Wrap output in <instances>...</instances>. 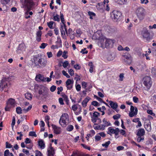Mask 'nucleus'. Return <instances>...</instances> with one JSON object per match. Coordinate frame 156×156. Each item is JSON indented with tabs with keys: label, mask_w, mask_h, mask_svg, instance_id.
Segmentation results:
<instances>
[{
	"label": "nucleus",
	"mask_w": 156,
	"mask_h": 156,
	"mask_svg": "<svg viewBox=\"0 0 156 156\" xmlns=\"http://www.w3.org/2000/svg\"><path fill=\"white\" fill-rule=\"evenodd\" d=\"M33 60L34 63L35 64L36 66H37L39 67L45 66L47 63V60L43 58H39L37 57H34Z\"/></svg>",
	"instance_id": "obj_1"
},
{
	"label": "nucleus",
	"mask_w": 156,
	"mask_h": 156,
	"mask_svg": "<svg viewBox=\"0 0 156 156\" xmlns=\"http://www.w3.org/2000/svg\"><path fill=\"white\" fill-rule=\"evenodd\" d=\"M38 90V93L41 98H45L48 95V88L43 85H41Z\"/></svg>",
	"instance_id": "obj_2"
},
{
	"label": "nucleus",
	"mask_w": 156,
	"mask_h": 156,
	"mask_svg": "<svg viewBox=\"0 0 156 156\" xmlns=\"http://www.w3.org/2000/svg\"><path fill=\"white\" fill-rule=\"evenodd\" d=\"M33 5L32 0H24V5L23 6V7H24L25 9L27 10V11L25 12L26 15H28V12L31 9Z\"/></svg>",
	"instance_id": "obj_3"
},
{
	"label": "nucleus",
	"mask_w": 156,
	"mask_h": 156,
	"mask_svg": "<svg viewBox=\"0 0 156 156\" xmlns=\"http://www.w3.org/2000/svg\"><path fill=\"white\" fill-rule=\"evenodd\" d=\"M10 85L9 79L5 77L3 78L1 81L0 83V90L3 91L4 89L6 88Z\"/></svg>",
	"instance_id": "obj_4"
},
{
	"label": "nucleus",
	"mask_w": 156,
	"mask_h": 156,
	"mask_svg": "<svg viewBox=\"0 0 156 156\" xmlns=\"http://www.w3.org/2000/svg\"><path fill=\"white\" fill-rule=\"evenodd\" d=\"M143 83L146 87L147 90L149 89L151 86L152 82L151 78L148 76H145L143 79Z\"/></svg>",
	"instance_id": "obj_5"
},
{
	"label": "nucleus",
	"mask_w": 156,
	"mask_h": 156,
	"mask_svg": "<svg viewBox=\"0 0 156 156\" xmlns=\"http://www.w3.org/2000/svg\"><path fill=\"white\" fill-rule=\"evenodd\" d=\"M121 13L120 12L116 10H114L111 14V17L114 21H117L121 19Z\"/></svg>",
	"instance_id": "obj_6"
},
{
	"label": "nucleus",
	"mask_w": 156,
	"mask_h": 156,
	"mask_svg": "<svg viewBox=\"0 0 156 156\" xmlns=\"http://www.w3.org/2000/svg\"><path fill=\"white\" fill-rule=\"evenodd\" d=\"M141 33L143 38L145 39L147 42H149L152 39L150 37V34L147 28H143Z\"/></svg>",
	"instance_id": "obj_7"
},
{
	"label": "nucleus",
	"mask_w": 156,
	"mask_h": 156,
	"mask_svg": "<svg viewBox=\"0 0 156 156\" xmlns=\"http://www.w3.org/2000/svg\"><path fill=\"white\" fill-rule=\"evenodd\" d=\"M15 101L14 99L12 98L9 99L7 103V105L5 108V110L9 111L11 108L15 106Z\"/></svg>",
	"instance_id": "obj_8"
},
{
	"label": "nucleus",
	"mask_w": 156,
	"mask_h": 156,
	"mask_svg": "<svg viewBox=\"0 0 156 156\" xmlns=\"http://www.w3.org/2000/svg\"><path fill=\"white\" fill-rule=\"evenodd\" d=\"M144 9L142 7L138 8L136 11V12L138 18L140 20H142L144 17Z\"/></svg>",
	"instance_id": "obj_9"
},
{
	"label": "nucleus",
	"mask_w": 156,
	"mask_h": 156,
	"mask_svg": "<svg viewBox=\"0 0 156 156\" xmlns=\"http://www.w3.org/2000/svg\"><path fill=\"white\" fill-rule=\"evenodd\" d=\"M108 131L107 133L111 136L112 135V134H114L116 136H118L119 135V129L118 128H116L115 129H114L111 127L108 128Z\"/></svg>",
	"instance_id": "obj_10"
},
{
	"label": "nucleus",
	"mask_w": 156,
	"mask_h": 156,
	"mask_svg": "<svg viewBox=\"0 0 156 156\" xmlns=\"http://www.w3.org/2000/svg\"><path fill=\"white\" fill-rule=\"evenodd\" d=\"M25 46L24 43H22L19 45L16 50V52L18 54L23 53L25 50Z\"/></svg>",
	"instance_id": "obj_11"
},
{
	"label": "nucleus",
	"mask_w": 156,
	"mask_h": 156,
	"mask_svg": "<svg viewBox=\"0 0 156 156\" xmlns=\"http://www.w3.org/2000/svg\"><path fill=\"white\" fill-rule=\"evenodd\" d=\"M114 43V41L111 39H107L106 40L105 43V47L106 48L112 47Z\"/></svg>",
	"instance_id": "obj_12"
},
{
	"label": "nucleus",
	"mask_w": 156,
	"mask_h": 156,
	"mask_svg": "<svg viewBox=\"0 0 156 156\" xmlns=\"http://www.w3.org/2000/svg\"><path fill=\"white\" fill-rule=\"evenodd\" d=\"M135 109V108L134 107L132 106H131L130 107V111L131 112L129 113V116L130 117H133L135 115H136L137 114V108H136L135 111H134Z\"/></svg>",
	"instance_id": "obj_13"
},
{
	"label": "nucleus",
	"mask_w": 156,
	"mask_h": 156,
	"mask_svg": "<svg viewBox=\"0 0 156 156\" xmlns=\"http://www.w3.org/2000/svg\"><path fill=\"white\" fill-rule=\"evenodd\" d=\"M35 79L36 81L39 82L41 81L45 82L46 81V78H44V76L40 74L37 75L35 77Z\"/></svg>",
	"instance_id": "obj_14"
},
{
	"label": "nucleus",
	"mask_w": 156,
	"mask_h": 156,
	"mask_svg": "<svg viewBox=\"0 0 156 156\" xmlns=\"http://www.w3.org/2000/svg\"><path fill=\"white\" fill-rule=\"evenodd\" d=\"M52 126L54 130V132L57 134H58L61 133V128L52 124Z\"/></svg>",
	"instance_id": "obj_15"
},
{
	"label": "nucleus",
	"mask_w": 156,
	"mask_h": 156,
	"mask_svg": "<svg viewBox=\"0 0 156 156\" xmlns=\"http://www.w3.org/2000/svg\"><path fill=\"white\" fill-rule=\"evenodd\" d=\"M48 155L53 156L55 154L54 150L53 147H51V144H50V146L48 149Z\"/></svg>",
	"instance_id": "obj_16"
},
{
	"label": "nucleus",
	"mask_w": 156,
	"mask_h": 156,
	"mask_svg": "<svg viewBox=\"0 0 156 156\" xmlns=\"http://www.w3.org/2000/svg\"><path fill=\"white\" fill-rule=\"evenodd\" d=\"M71 156H89V155L87 154H84L82 152L76 151L73 152Z\"/></svg>",
	"instance_id": "obj_17"
},
{
	"label": "nucleus",
	"mask_w": 156,
	"mask_h": 156,
	"mask_svg": "<svg viewBox=\"0 0 156 156\" xmlns=\"http://www.w3.org/2000/svg\"><path fill=\"white\" fill-rule=\"evenodd\" d=\"M109 105L113 109L117 108L118 107V104L116 102H114L112 101H109Z\"/></svg>",
	"instance_id": "obj_18"
},
{
	"label": "nucleus",
	"mask_w": 156,
	"mask_h": 156,
	"mask_svg": "<svg viewBox=\"0 0 156 156\" xmlns=\"http://www.w3.org/2000/svg\"><path fill=\"white\" fill-rule=\"evenodd\" d=\"M90 98L88 97H87L83 101L82 105L83 107H85L87 106V102L89 101Z\"/></svg>",
	"instance_id": "obj_19"
},
{
	"label": "nucleus",
	"mask_w": 156,
	"mask_h": 156,
	"mask_svg": "<svg viewBox=\"0 0 156 156\" xmlns=\"http://www.w3.org/2000/svg\"><path fill=\"white\" fill-rule=\"evenodd\" d=\"M145 134V131L143 129H138L136 134L138 136H143Z\"/></svg>",
	"instance_id": "obj_20"
},
{
	"label": "nucleus",
	"mask_w": 156,
	"mask_h": 156,
	"mask_svg": "<svg viewBox=\"0 0 156 156\" xmlns=\"http://www.w3.org/2000/svg\"><path fill=\"white\" fill-rule=\"evenodd\" d=\"M42 35V32L40 30L38 31L36 33V40L39 42L40 41L41 38V37Z\"/></svg>",
	"instance_id": "obj_21"
},
{
	"label": "nucleus",
	"mask_w": 156,
	"mask_h": 156,
	"mask_svg": "<svg viewBox=\"0 0 156 156\" xmlns=\"http://www.w3.org/2000/svg\"><path fill=\"white\" fill-rule=\"evenodd\" d=\"M68 119V115L66 113H64L62 114L61 116L59 122L60 124H61V121L62 119L66 120Z\"/></svg>",
	"instance_id": "obj_22"
},
{
	"label": "nucleus",
	"mask_w": 156,
	"mask_h": 156,
	"mask_svg": "<svg viewBox=\"0 0 156 156\" xmlns=\"http://www.w3.org/2000/svg\"><path fill=\"white\" fill-rule=\"evenodd\" d=\"M38 145L42 149H44L45 147L44 143L42 140H40L38 141Z\"/></svg>",
	"instance_id": "obj_23"
},
{
	"label": "nucleus",
	"mask_w": 156,
	"mask_h": 156,
	"mask_svg": "<svg viewBox=\"0 0 156 156\" xmlns=\"http://www.w3.org/2000/svg\"><path fill=\"white\" fill-rule=\"evenodd\" d=\"M60 19L61 21V22L62 23L64 24V28L65 29V30L66 31V25L64 24V22L65 21L64 19V16L63 14L62 13H61V12H60Z\"/></svg>",
	"instance_id": "obj_24"
},
{
	"label": "nucleus",
	"mask_w": 156,
	"mask_h": 156,
	"mask_svg": "<svg viewBox=\"0 0 156 156\" xmlns=\"http://www.w3.org/2000/svg\"><path fill=\"white\" fill-rule=\"evenodd\" d=\"M102 121L104 123V125H105L106 126L111 125V124L109 122L107 121L106 119L105 118L103 119Z\"/></svg>",
	"instance_id": "obj_25"
},
{
	"label": "nucleus",
	"mask_w": 156,
	"mask_h": 156,
	"mask_svg": "<svg viewBox=\"0 0 156 156\" xmlns=\"http://www.w3.org/2000/svg\"><path fill=\"white\" fill-rule=\"evenodd\" d=\"M123 56L126 60H132L131 55L127 53H126Z\"/></svg>",
	"instance_id": "obj_26"
},
{
	"label": "nucleus",
	"mask_w": 156,
	"mask_h": 156,
	"mask_svg": "<svg viewBox=\"0 0 156 156\" xmlns=\"http://www.w3.org/2000/svg\"><path fill=\"white\" fill-rule=\"evenodd\" d=\"M25 97L27 99L30 100L32 99V95L29 93H27L25 94Z\"/></svg>",
	"instance_id": "obj_27"
},
{
	"label": "nucleus",
	"mask_w": 156,
	"mask_h": 156,
	"mask_svg": "<svg viewBox=\"0 0 156 156\" xmlns=\"http://www.w3.org/2000/svg\"><path fill=\"white\" fill-rule=\"evenodd\" d=\"M73 81L72 80L70 79H68L67 80L66 82V85H69L70 84H73Z\"/></svg>",
	"instance_id": "obj_28"
},
{
	"label": "nucleus",
	"mask_w": 156,
	"mask_h": 156,
	"mask_svg": "<svg viewBox=\"0 0 156 156\" xmlns=\"http://www.w3.org/2000/svg\"><path fill=\"white\" fill-rule=\"evenodd\" d=\"M88 15L90 16V18L92 19H93V17L94 16H95V14L92 12L89 11L88 12Z\"/></svg>",
	"instance_id": "obj_29"
},
{
	"label": "nucleus",
	"mask_w": 156,
	"mask_h": 156,
	"mask_svg": "<svg viewBox=\"0 0 156 156\" xmlns=\"http://www.w3.org/2000/svg\"><path fill=\"white\" fill-rule=\"evenodd\" d=\"M100 115V113L95 112H94L92 116V117H94L95 118H98V116H99Z\"/></svg>",
	"instance_id": "obj_30"
},
{
	"label": "nucleus",
	"mask_w": 156,
	"mask_h": 156,
	"mask_svg": "<svg viewBox=\"0 0 156 156\" xmlns=\"http://www.w3.org/2000/svg\"><path fill=\"white\" fill-rule=\"evenodd\" d=\"M16 112L18 114H20L22 113V110L21 107H18L16 108Z\"/></svg>",
	"instance_id": "obj_31"
},
{
	"label": "nucleus",
	"mask_w": 156,
	"mask_h": 156,
	"mask_svg": "<svg viewBox=\"0 0 156 156\" xmlns=\"http://www.w3.org/2000/svg\"><path fill=\"white\" fill-rule=\"evenodd\" d=\"M54 22L52 21H50L49 22L47 23V25L48 27L51 29H53V25Z\"/></svg>",
	"instance_id": "obj_32"
},
{
	"label": "nucleus",
	"mask_w": 156,
	"mask_h": 156,
	"mask_svg": "<svg viewBox=\"0 0 156 156\" xmlns=\"http://www.w3.org/2000/svg\"><path fill=\"white\" fill-rule=\"evenodd\" d=\"M62 127H64L66 125L65 120L62 119L61 121V124H60Z\"/></svg>",
	"instance_id": "obj_33"
},
{
	"label": "nucleus",
	"mask_w": 156,
	"mask_h": 156,
	"mask_svg": "<svg viewBox=\"0 0 156 156\" xmlns=\"http://www.w3.org/2000/svg\"><path fill=\"white\" fill-rule=\"evenodd\" d=\"M111 142L110 141H108L107 142H106L105 144H102V146L103 147H105V148H107L109 144H110Z\"/></svg>",
	"instance_id": "obj_34"
},
{
	"label": "nucleus",
	"mask_w": 156,
	"mask_h": 156,
	"mask_svg": "<svg viewBox=\"0 0 156 156\" xmlns=\"http://www.w3.org/2000/svg\"><path fill=\"white\" fill-rule=\"evenodd\" d=\"M121 115L120 114H117L114 115L113 116V119L115 120H116L120 118Z\"/></svg>",
	"instance_id": "obj_35"
},
{
	"label": "nucleus",
	"mask_w": 156,
	"mask_h": 156,
	"mask_svg": "<svg viewBox=\"0 0 156 156\" xmlns=\"http://www.w3.org/2000/svg\"><path fill=\"white\" fill-rule=\"evenodd\" d=\"M147 112L148 114L152 115V116H155V114L151 110H150V109L148 110H147Z\"/></svg>",
	"instance_id": "obj_36"
},
{
	"label": "nucleus",
	"mask_w": 156,
	"mask_h": 156,
	"mask_svg": "<svg viewBox=\"0 0 156 156\" xmlns=\"http://www.w3.org/2000/svg\"><path fill=\"white\" fill-rule=\"evenodd\" d=\"M73 129V126L72 125H69L68 126L67 128V130L69 131H72Z\"/></svg>",
	"instance_id": "obj_37"
},
{
	"label": "nucleus",
	"mask_w": 156,
	"mask_h": 156,
	"mask_svg": "<svg viewBox=\"0 0 156 156\" xmlns=\"http://www.w3.org/2000/svg\"><path fill=\"white\" fill-rule=\"evenodd\" d=\"M10 0H1V4H7L10 1Z\"/></svg>",
	"instance_id": "obj_38"
},
{
	"label": "nucleus",
	"mask_w": 156,
	"mask_h": 156,
	"mask_svg": "<svg viewBox=\"0 0 156 156\" xmlns=\"http://www.w3.org/2000/svg\"><path fill=\"white\" fill-rule=\"evenodd\" d=\"M67 51H63L62 56L64 59H66L67 58L68 55H67Z\"/></svg>",
	"instance_id": "obj_39"
},
{
	"label": "nucleus",
	"mask_w": 156,
	"mask_h": 156,
	"mask_svg": "<svg viewBox=\"0 0 156 156\" xmlns=\"http://www.w3.org/2000/svg\"><path fill=\"white\" fill-rule=\"evenodd\" d=\"M35 156H43V154L40 151L38 150H36Z\"/></svg>",
	"instance_id": "obj_40"
},
{
	"label": "nucleus",
	"mask_w": 156,
	"mask_h": 156,
	"mask_svg": "<svg viewBox=\"0 0 156 156\" xmlns=\"http://www.w3.org/2000/svg\"><path fill=\"white\" fill-rule=\"evenodd\" d=\"M69 65V63L67 61H65L63 63V66L65 68L67 67Z\"/></svg>",
	"instance_id": "obj_41"
},
{
	"label": "nucleus",
	"mask_w": 156,
	"mask_h": 156,
	"mask_svg": "<svg viewBox=\"0 0 156 156\" xmlns=\"http://www.w3.org/2000/svg\"><path fill=\"white\" fill-rule=\"evenodd\" d=\"M29 135L30 136H34L35 137H36L37 136L35 132L34 131L30 132L29 133Z\"/></svg>",
	"instance_id": "obj_42"
},
{
	"label": "nucleus",
	"mask_w": 156,
	"mask_h": 156,
	"mask_svg": "<svg viewBox=\"0 0 156 156\" xmlns=\"http://www.w3.org/2000/svg\"><path fill=\"white\" fill-rule=\"evenodd\" d=\"M91 104L95 106H99L98 103L96 101H92L91 103Z\"/></svg>",
	"instance_id": "obj_43"
},
{
	"label": "nucleus",
	"mask_w": 156,
	"mask_h": 156,
	"mask_svg": "<svg viewBox=\"0 0 156 156\" xmlns=\"http://www.w3.org/2000/svg\"><path fill=\"white\" fill-rule=\"evenodd\" d=\"M6 144V148H11L12 147V145L10 144L8 142H6L5 143Z\"/></svg>",
	"instance_id": "obj_44"
},
{
	"label": "nucleus",
	"mask_w": 156,
	"mask_h": 156,
	"mask_svg": "<svg viewBox=\"0 0 156 156\" xmlns=\"http://www.w3.org/2000/svg\"><path fill=\"white\" fill-rule=\"evenodd\" d=\"M62 74L65 76L66 77L68 78H69L70 77V76L64 70H63L62 71Z\"/></svg>",
	"instance_id": "obj_45"
},
{
	"label": "nucleus",
	"mask_w": 156,
	"mask_h": 156,
	"mask_svg": "<svg viewBox=\"0 0 156 156\" xmlns=\"http://www.w3.org/2000/svg\"><path fill=\"white\" fill-rule=\"evenodd\" d=\"M2 6H1L2 8V10L5 11L7 9V6L6 5V4H1Z\"/></svg>",
	"instance_id": "obj_46"
},
{
	"label": "nucleus",
	"mask_w": 156,
	"mask_h": 156,
	"mask_svg": "<svg viewBox=\"0 0 156 156\" xmlns=\"http://www.w3.org/2000/svg\"><path fill=\"white\" fill-rule=\"evenodd\" d=\"M47 45V44L42 43L41 45L40 46V48H41L44 49L45 48V47Z\"/></svg>",
	"instance_id": "obj_47"
},
{
	"label": "nucleus",
	"mask_w": 156,
	"mask_h": 156,
	"mask_svg": "<svg viewBox=\"0 0 156 156\" xmlns=\"http://www.w3.org/2000/svg\"><path fill=\"white\" fill-rule=\"evenodd\" d=\"M15 123V118L14 116L12 117V120L11 124V126L12 127H13Z\"/></svg>",
	"instance_id": "obj_48"
},
{
	"label": "nucleus",
	"mask_w": 156,
	"mask_h": 156,
	"mask_svg": "<svg viewBox=\"0 0 156 156\" xmlns=\"http://www.w3.org/2000/svg\"><path fill=\"white\" fill-rule=\"evenodd\" d=\"M56 88L55 86L53 85L50 87V90L51 92H54L56 90Z\"/></svg>",
	"instance_id": "obj_49"
},
{
	"label": "nucleus",
	"mask_w": 156,
	"mask_h": 156,
	"mask_svg": "<svg viewBox=\"0 0 156 156\" xmlns=\"http://www.w3.org/2000/svg\"><path fill=\"white\" fill-rule=\"evenodd\" d=\"M54 20L55 21H59V18L58 15H57L56 16H54Z\"/></svg>",
	"instance_id": "obj_50"
},
{
	"label": "nucleus",
	"mask_w": 156,
	"mask_h": 156,
	"mask_svg": "<svg viewBox=\"0 0 156 156\" xmlns=\"http://www.w3.org/2000/svg\"><path fill=\"white\" fill-rule=\"evenodd\" d=\"M22 151L23 153H25L26 154L28 155H29L30 154L29 151L27 150L23 149Z\"/></svg>",
	"instance_id": "obj_51"
},
{
	"label": "nucleus",
	"mask_w": 156,
	"mask_h": 156,
	"mask_svg": "<svg viewBox=\"0 0 156 156\" xmlns=\"http://www.w3.org/2000/svg\"><path fill=\"white\" fill-rule=\"evenodd\" d=\"M76 88L77 91H79L80 90L81 86L80 84H77L76 86Z\"/></svg>",
	"instance_id": "obj_52"
},
{
	"label": "nucleus",
	"mask_w": 156,
	"mask_h": 156,
	"mask_svg": "<svg viewBox=\"0 0 156 156\" xmlns=\"http://www.w3.org/2000/svg\"><path fill=\"white\" fill-rule=\"evenodd\" d=\"M98 118H95L94 117H91V121L94 123H95L98 120Z\"/></svg>",
	"instance_id": "obj_53"
},
{
	"label": "nucleus",
	"mask_w": 156,
	"mask_h": 156,
	"mask_svg": "<svg viewBox=\"0 0 156 156\" xmlns=\"http://www.w3.org/2000/svg\"><path fill=\"white\" fill-rule=\"evenodd\" d=\"M77 108H78L77 106L76 105H74L72 107V109L74 111H76L77 109Z\"/></svg>",
	"instance_id": "obj_54"
},
{
	"label": "nucleus",
	"mask_w": 156,
	"mask_h": 156,
	"mask_svg": "<svg viewBox=\"0 0 156 156\" xmlns=\"http://www.w3.org/2000/svg\"><path fill=\"white\" fill-rule=\"evenodd\" d=\"M87 83L85 82H83L82 83V85L83 88H86L87 87Z\"/></svg>",
	"instance_id": "obj_55"
},
{
	"label": "nucleus",
	"mask_w": 156,
	"mask_h": 156,
	"mask_svg": "<svg viewBox=\"0 0 156 156\" xmlns=\"http://www.w3.org/2000/svg\"><path fill=\"white\" fill-rule=\"evenodd\" d=\"M124 148V147L122 146H118L117 147V149L118 151L123 150Z\"/></svg>",
	"instance_id": "obj_56"
},
{
	"label": "nucleus",
	"mask_w": 156,
	"mask_h": 156,
	"mask_svg": "<svg viewBox=\"0 0 156 156\" xmlns=\"http://www.w3.org/2000/svg\"><path fill=\"white\" fill-rule=\"evenodd\" d=\"M144 140V138L141 137V136H138V138H137V141L138 142H141L142 140Z\"/></svg>",
	"instance_id": "obj_57"
},
{
	"label": "nucleus",
	"mask_w": 156,
	"mask_h": 156,
	"mask_svg": "<svg viewBox=\"0 0 156 156\" xmlns=\"http://www.w3.org/2000/svg\"><path fill=\"white\" fill-rule=\"evenodd\" d=\"M68 72L70 75L71 76L73 75L74 74L73 71L72 69H71L69 70Z\"/></svg>",
	"instance_id": "obj_58"
},
{
	"label": "nucleus",
	"mask_w": 156,
	"mask_h": 156,
	"mask_svg": "<svg viewBox=\"0 0 156 156\" xmlns=\"http://www.w3.org/2000/svg\"><path fill=\"white\" fill-rule=\"evenodd\" d=\"M47 54L48 58H50L52 56V53L51 51L47 52Z\"/></svg>",
	"instance_id": "obj_59"
},
{
	"label": "nucleus",
	"mask_w": 156,
	"mask_h": 156,
	"mask_svg": "<svg viewBox=\"0 0 156 156\" xmlns=\"http://www.w3.org/2000/svg\"><path fill=\"white\" fill-rule=\"evenodd\" d=\"M31 142V140L28 138H27L26 139L25 142L26 144H29Z\"/></svg>",
	"instance_id": "obj_60"
},
{
	"label": "nucleus",
	"mask_w": 156,
	"mask_h": 156,
	"mask_svg": "<svg viewBox=\"0 0 156 156\" xmlns=\"http://www.w3.org/2000/svg\"><path fill=\"white\" fill-rule=\"evenodd\" d=\"M124 77V74L123 73H121L119 75V80L122 81L123 80V78Z\"/></svg>",
	"instance_id": "obj_61"
},
{
	"label": "nucleus",
	"mask_w": 156,
	"mask_h": 156,
	"mask_svg": "<svg viewBox=\"0 0 156 156\" xmlns=\"http://www.w3.org/2000/svg\"><path fill=\"white\" fill-rule=\"evenodd\" d=\"M74 68L76 69H80L81 68V67L78 64L75 65L74 66Z\"/></svg>",
	"instance_id": "obj_62"
},
{
	"label": "nucleus",
	"mask_w": 156,
	"mask_h": 156,
	"mask_svg": "<svg viewBox=\"0 0 156 156\" xmlns=\"http://www.w3.org/2000/svg\"><path fill=\"white\" fill-rule=\"evenodd\" d=\"M62 54V52L61 51H59L57 53V56L58 57H59L61 56Z\"/></svg>",
	"instance_id": "obj_63"
},
{
	"label": "nucleus",
	"mask_w": 156,
	"mask_h": 156,
	"mask_svg": "<svg viewBox=\"0 0 156 156\" xmlns=\"http://www.w3.org/2000/svg\"><path fill=\"white\" fill-rule=\"evenodd\" d=\"M9 154V151L8 150H6L4 153V156H8Z\"/></svg>",
	"instance_id": "obj_64"
}]
</instances>
